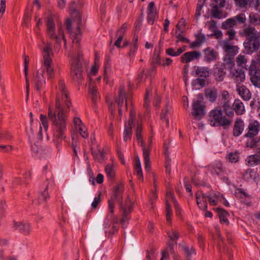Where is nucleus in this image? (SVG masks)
Instances as JSON below:
<instances>
[{
    "instance_id": "f257e3e1",
    "label": "nucleus",
    "mask_w": 260,
    "mask_h": 260,
    "mask_svg": "<svg viewBox=\"0 0 260 260\" xmlns=\"http://www.w3.org/2000/svg\"><path fill=\"white\" fill-rule=\"evenodd\" d=\"M42 45L40 46L42 55V67L43 69L38 70L34 77V82L37 90H40L45 84V78L44 77V70L46 71L48 79H53L55 77V71L53 66L52 58L53 52L52 44L50 42L42 41Z\"/></svg>"
},
{
    "instance_id": "f03ea898",
    "label": "nucleus",
    "mask_w": 260,
    "mask_h": 260,
    "mask_svg": "<svg viewBox=\"0 0 260 260\" xmlns=\"http://www.w3.org/2000/svg\"><path fill=\"white\" fill-rule=\"evenodd\" d=\"M69 109H55L53 105L49 106L48 117L52 122L53 141L57 147L66 138L67 114Z\"/></svg>"
},
{
    "instance_id": "7ed1b4c3",
    "label": "nucleus",
    "mask_w": 260,
    "mask_h": 260,
    "mask_svg": "<svg viewBox=\"0 0 260 260\" xmlns=\"http://www.w3.org/2000/svg\"><path fill=\"white\" fill-rule=\"evenodd\" d=\"M239 35L246 38L243 43L245 49L248 53L256 51L260 47V32L254 27L247 26L239 31Z\"/></svg>"
},
{
    "instance_id": "20e7f679",
    "label": "nucleus",
    "mask_w": 260,
    "mask_h": 260,
    "mask_svg": "<svg viewBox=\"0 0 260 260\" xmlns=\"http://www.w3.org/2000/svg\"><path fill=\"white\" fill-rule=\"evenodd\" d=\"M55 92L56 98L55 105L52 104L54 108L70 109L72 104L69 99L68 92L63 80L60 79L58 81L55 86Z\"/></svg>"
},
{
    "instance_id": "39448f33",
    "label": "nucleus",
    "mask_w": 260,
    "mask_h": 260,
    "mask_svg": "<svg viewBox=\"0 0 260 260\" xmlns=\"http://www.w3.org/2000/svg\"><path fill=\"white\" fill-rule=\"evenodd\" d=\"M46 25L48 37L54 40L56 43L58 44L60 43L61 40H63L64 43V47L66 48L67 42L62 30V26L59 24L56 26L51 15L48 17Z\"/></svg>"
},
{
    "instance_id": "423d86ee",
    "label": "nucleus",
    "mask_w": 260,
    "mask_h": 260,
    "mask_svg": "<svg viewBox=\"0 0 260 260\" xmlns=\"http://www.w3.org/2000/svg\"><path fill=\"white\" fill-rule=\"evenodd\" d=\"M74 15L76 16V19L74 20V24L76 25V28L74 29L71 28V21L69 19L66 21L67 29L70 34V36L73 40V43L78 44L81 38V29L83 26L82 22L81 20V16L78 12H75Z\"/></svg>"
},
{
    "instance_id": "0eeeda50",
    "label": "nucleus",
    "mask_w": 260,
    "mask_h": 260,
    "mask_svg": "<svg viewBox=\"0 0 260 260\" xmlns=\"http://www.w3.org/2000/svg\"><path fill=\"white\" fill-rule=\"evenodd\" d=\"M209 122L212 126L221 125L227 128L231 124L232 121L222 116L221 110L215 109L211 110L209 114Z\"/></svg>"
},
{
    "instance_id": "6e6552de",
    "label": "nucleus",
    "mask_w": 260,
    "mask_h": 260,
    "mask_svg": "<svg viewBox=\"0 0 260 260\" xmlns=\"http://www.w3.org/2000/svg\"><path fill=\"white\" fill-rule=\"evenodd\" d=\"M71 72L73 79L80 83L83 79L81 57L79 53L77 57L71 56Z\"/></svg>"
},
{
    "instance_id": "1a4fd4ad",
    "label": "nucleus",
    "mask_w": 260,
    "mask_h": 260,
    "mask_svg": "<svg viewBox=\"0 0 260 260\" xmlns=\"http://www.w3.org/2000/svg\"><path fill=\"white\" fill-rule=\"evenodd\" d=\"M231 78L237 85H240L245 79L244 72L241 69H233L230 72Z\"/></svg>"
},
{
    "instance_id": "9d476101",
    "label": "nucleus",
    "mask_w": 260,
    "mask_h": 260,
    "mask_svg": "<svg viewBox=\"0 0 260 260\" xmlns=\"http://www.w3.org/2000/svg\"><path fill=\"white\" fill-rule=\"evenodd\" d=\"M116 102L119 108V113L121 114L124 110L127 109V102L125 98V91L123 88H121L116 99Z\"/></svg>"
},
{
    "instance_id": "9b49d317",
    "label": "nucleus",
    "mask_w": 260,
    "mask_h": 260,
    "mask_svg": "<svg viewBox=\"0 0 260 260\" xmlns=\"http://www.w3.org/2000/svg\"><path fill=\"white\" fill-rule=\"evenodd\" d=\"M219 45L228 54L234 56L238 52V47L233 45L227 40H222L219 42Z\"/></svg>"
},
{
    "instance_id": "f8f14e48",
    "label": "nucleus",
    "mask_w": 260,
    "mask_h": 260,
    "mask_svg": "<svg viewBox=\"0 0 260 260\" xmlns=\"http://www.w3.org/2000/svg\"><path fill=\"white\" fill-rule=\"evenodd\" d=\"M236 91L243 100L248 101L251 99L252 93L246 86L242 84L236 85Z\"/></svg>"
},
{
    "instance_id": "ddd939ff",
    "label": "nucleus",
    "mask_w": 260,
    "mask_h": 260,
    "mask_svg": "<svg viewBox=\"0 0 260 260\" xmlns=\"http://www.w3.org/2000/svg\"><path fill=\"white\" fill-rule=\"evenodd\" d=\"M208 201L212 206H215L218 203H222L225 206H229L228 202L225 200L222 194L218 192L215 193L213 195H209Z\"/></svg>"
},
{
    "instance_id": "4468645a",
    "label": "nucleus",
    "mask_w": 260,
    "mask_h": 260,
    "mask_svg": "<svg viewBox=\"0 0 260 260\" xmlns=\"http://www.w3.org/2000/svg\"><path fill=\"white\" fill-rule=\"evenodd\" d=\"M192 107V115L194 116V118L200 119L205 114L203 107L201 105L199 101L194 102Z\"/></svg>"
},
{
    "instance_id": "2eb2a0df",
    "label": "nucleus",
    "mask_w": 260,
    "mask_h": 260,
    "mask_svg": "<svg viewBox=\"0 0 260 260\" xmlns=\"http://www.w3.org/2000/svg\"><path fill=\"white\" fill-rule=\"evenodd\" d=\"M208 196L204 194L201 191H198L196 193L197 204L199 207L202 210H206L207 208V200H208Z\"/></svg>"
},
{
    "instance_id": "dca6fc26",
    "label": "nucleus",
    "mask_w": 260,
    "mask_h": 260,
    "mask_svg": "<svg viewBox=\"0 0 260 260\" xmlns=\"http://www.w3.org/2000/svg\"><path fill=\"white\" fill-rule=\"evenodd\" d=\"M201 56V53L198 51L188 52L185 53L181 57V61L183 62L188 63L195 59H199Z\"/></svg>"
},
{
    "instance_id": "f3484780",
    "label": "nucleus",
    "mask_w": 260,
    "mask_h": 260,
    "mask_svg": "<svg viewBox=\"0 0 260 260\" xmlns=\"http://www.w3.org/2000/svg\"><path fill=\"white\" fill-rule=\"evenodd\" d=\"M236 196L241 200V202L249 207L251 205V196L244 190L238 189L235 192Z\"/></svg>"
},
{
    "instance_id": "a211bd4d",
    "label": "nucleus",
    "mask_w": 260,
    "mask_h": 260,
    "mask_svg": "<svg viewBox=\"0 0 260 260\" xmlns=\"http://www.w3.org/2000/svg\"><path fill=\"white\" fill-rule=\"evenodd\" d=\"M157 15V11L154 2H150L147 8V21L150 24H153Z\"/></svg>"
},
{
    "instance_id": "6ab92c4d",
    "label": "nucleus",
    "mask_w": 260,
    "mask_h": 260,
    "mask_svg": "<svg viewBox=\"0 0 260 260\" xmlns=\"http://www.w3.org/2000/svg\"><path fill=\"white\" fill-rule=\"evenodd\" d=\"M204 54L205 60L208 62L215 61L218 57V53L210 48L204 49Z\"/></svg>"
},
{
    "instance_id": "aec40b11",
    "label": "nucleus",
    "mask_w": 260,
    "mask_h": 260,
    "mask_svg": "<svg viewBox=\"0 0 260 260\" xmlns=\"http://www.w3.org/2000/svg\"><path fill=\"white\" fill-rule=\"evenodd\" d=\"M248 129V131L245 136L252 138L257 135L259 129V123L257 121H254L249 124Z\"/></svg>"
},
{
    "instance_id": "412c9836",
    "label": "nucleus",
    "mask_w": 260,
    "mask_h": 260,
    "mask_svg": "<svg viewBox=\"0 0 260 260\" xmlns=\"http://www.w3.org/2000/svg\"><path fill=\"white\" fill-rule=\"evenodd\" d=\"M250 80L255 87L260 88V72L256 70H250L249 71Z\"/></svg>"
},
{
    "instance_id": "4be33fe9",
    "label": "nucleus",
    "mask_w": 260,
    "mask_h": 260,
    "mask_svg": "<svg viewBox=\"0 0 260 260\" xmlns=\"http://www.w3.org/2000/svg\"><path fill=\"white\" fill-rule=\"evenodd\" d=\"M168 236L172 242L168 243V246L170 248L171 251L173 250V245L176 244L177 240L179 238L180 234L178 232L175 230H171L168 233Z\"/></svg>"
},
{
    "instance_id": "5701e85b",
    "label": "nucleus",
    "mask_w": 260,
    "mask_h": 260,
    "mask_svg": "<svg viewBox=\"0 0 260 260\" xmlns=\"http://www.w3.org/2000/svg\"><path fill=\"white\" fill-rule=\"evenodd\" d=\"M134 121L133 126L135 129L136 136L138 141L141 143V145H143V142L142 139L141 132H142V123L139 121L135 122L133 119L132 114L131 113V121Z\"/></svg>"
},
{
    "instance_id": "b1692460",
    "label": "nucleus",
    "mask_w": 260,
    "mask_h": 260,
    "mask_svg": "<svg viewBox=\"0 0 260 260\" xmlns=\"http://www.w3.org/2000/svg\"><path fill=\"white\" fill-rule=\"evenodd\" d=\"M225 74L226 73L223 68L218 67L217 65L215 66L213 71V75L216 81L218 82L222 81L225 77Z\"/></svg>"
},
{
    "instance_id": "393cba45",
    "label": "nucleus",
    "mask_w": 260,
    "mask_h": 260,
    "mask_svg": "<svg viewBox=\"0 0 260 260\" xmlns=\"http://www.w3.org/2000/svg\"><path fill=\"white\" fill-rule=\"evenodd\" d=\"M45 188L43 191H42L38 198V204H41L47 201V199L50 198L49 193L48 192V189L49 187V183L48 181H46L44 183Z\"/></svg>"
},
{
    "instance_id": "a878e982",
    "label": "nucleus",
    "mask_w": 260,
    "mask_h": 260,
    "mask_svg": "<svg viewBox=\"0 0 260 260\" xmlns=\"http://www.w3.org/2000/svg\"><path fill=\"white\" fill-rule=\"evenodd\" d=\"M233 109L236 113L238 115H241L245 112L244 105L239 99H236L233 104Z\"/></svg>"
},
{
    "instance_id": "bb28decb",
    "label": "nucleus",
    "mask_w": 260,
    "mask_h": 260,
    "mask_svg": "<svg viewBox=\"0 0 260 260\" xmlns=\"http://www.w3.org/2000/svg\"><path fill=\"white\" fill-rule=\"evenodd\" d=\"M134 168L137 176L139 177V179L140 180L143 181V176L141 168V161L140 158L138 156H135L134 158Z\"/></svg>"
},
{
    "instance_id": "cd10ccee",
    "label": "nucleus",
    "mask_w": 260,
    "mask_h": 260,
    "mask_svg": "<svg viewBox=\"0 0 260 260\" xmlns=\"http://www.w3.org/2000/svg\"><path fill=\"white\" fill-rule=\"evenodd\" d=\"M244 128V124L243 121L240 119H237L234 125L233 135L236 137L240 136L242 134Z\"/></svg>"
},
{
    "instance_id": "c85d7f7f",
    "label": "nucleus",
    "mask_w": 260,
    "mask_h": 260,
    "mask_svg": "<svg viewBox=\"0 0 260 260\" xmlns=\"http://www.w3.org/2000/svg\"><path fill=\"white\" fill-rule=\"evenodd\" d=\"M196 74L200 77H208L210 74V70L208 68L198 67L196 70Z\"/></svg>"
},
{
    "instance_id": "c756f323",
    "label": "nucleus",
    "mask_w": 260,
    "mask_h": 260,
    "mask_svg": "<svg viewBox=\"0 0 260 260\" xmlns=\"http://www.w3.org/2000/svg\"><path fill=\"white\" fill-rule=\"evenodd\" d=\"M216 210L218 213V216L220 222L228 225L229 223L227 218V216L229 215L228 213L223 209L219 208H217Z\"/></svg>"
},
{
    "instance_id": "7c9ffc66",
    "label": "nucleus",
    "mask_w": 260,
    "mask_h": 260,
    "mask_svg": "<svg viewBox=\"0 0 260 260\" xmlns=\"http://www.w3.org/2000/svg\"><path fill=\"white\" fill-rule=\"evenodd\" d=\"M246 164L249 166L257 165L260 164V158L256 155H250L246 158Z\"/></svg>"
},
{
    "instance_id": "2f4dec72",
    "label": "nucleus",
    "mask_w": 260,
    "mask_h": 260,
    "mask_svg": "<svg viewBox=\"0 0 260 260\" xmlns=\"http://www.w3.org/2000/svg\"><path fill=\"white\" fill-rule=\"evenodd\" d=\"M32 152L35 157H42L45 152L42 147H40L36 144H34L31 147Z\"/></svg>"
},
{
    "instance_id": "473e14b6",
    "label": "nucleus",
    "mask_w": 260,
    "mask_h": 260,
    "mask_svg": "<svg viewBox=\"0 0 260 260\" xmlns=\"http://www.w3.org/2000/svg\"><path fill=\"white\" fill-rule=\"evenodd\" d=\"M105 172L108 177L112 179L114 178L115 175V169L113 164H109L105 167Z\"/></svg>"
},
{
    "instance_id": "72a5a7b5",
    "label": "nucleus",
    "mask_w": 260,
    "mask_h": 260,
    "mask_svg": "<svg viewBox=\"0 0 260 260\" xmlns=\"http://www.w3.org/2000/svg\"><path fill=\"white\" fill-rule=\"evenodd\" d=\"M205 94L210 101L214 102L217 98V92L215 89L209 88L206 90Z\"/></svg>"
},
{
    "instance_id": "f704fd0d",
    "label": "nucleus",
    "mask_w": 260,
    "mask_h": 260,
    "mask_svg": "<svg viewBox=\"0 0 260 260\" xmlns=\"http://www.w3.org/2000/svg\"><path fill=\"white\" fill-rule=\"evenodd\" d=\"M236 25L234 17L226 19L222 23L221 28L224 29H233V27Z\"/></svg>"
},
{
    "instance_id": "c9c22d12",
    "label": "nucleus",
    "mask_w": 260,
    "mask_h": 260,
    "mask_svg": "<svg viewBox=\"0 0 260 260\" xmlns=\"http://www.w3.org/2000/svg\"><path fill=\"white\" fill-rule=\"evenodd\" d=\"M224 66L230 70H233V67L235 66V62L233 57H231L229 55L226 54L224 59Z\"/></svg>"
},
{
    "instance_id": "e433bc0d",
    "label": "nucleus",
    "mask_w": 260,
    "mask_h": 260,
    "mask_svg": "<svg viewBox=\"0 0 260 260\" xmlns=\"http://www.w3.org/2000/svg\"><path fill=\"white\" fill-rule=\"evenodd\" d=\"M249 20L250 23L260 25V15L251 12L249 15Z\"/></svg>"
},
{
    "instance_id": "4c0bfd02",
    "label": "nucleus",
    "mask_w": 260,
    "mask_h": 260,
    "mask_svg": "<svg viewBox=\"0 0 260 260\" xmlns=\"http://www.w3.org/2000/svg\"><path fill=\"white\" fill-rule=\"evenodd\" d=\"M143 156L145 160V168L146 170H149L150 167L149 159V151L145 147H143Z\"/></svg>"
},
{
    "instance_id": "58836bf2",
    "label": "nucleus",
    "mask_w": 260,
    "mask_h": 260,
    "mask_svg": "<svg viewBox=\"0 0 260 260\" xmlns=\"http://www.w3.org/2000/svg\"><path fill=\"white\" fill-rule=\"evenodd\" d=\"M247 59L245 56L243 55H239L236 58V62L239 67L245 68Z\"/></svg>"
},
{
    "instance_id": "ea45409f",
    "label": "nucleus",
    "mask_w": 260,
    "mask_h": 260,
    "mask_svg": "<svg viewBox=\"0 0 260 260\" xmlns=\"http://www.w3.org/2000/svg\"><path fill=\"white\" fill-rule=\"evenodd\" d=\"M205 2L206 0H199L198 1L195 14V17L197 19H198V18L200 16L201 14V10L203 7L204 6Z\"/></svg>"
},
{
    "instance_id": "a19ab883",
    "label": "nucleus",
    "mask_w": 260,
    "mask_h": 260,
    "mask_svg": "<svg viewBox=\"0 0 260 260\" xmlns=\"http://www.w3.org/2000/svg\"><path fill=\"white\" fill-rule=\"evenodd\" d=\"M89 93L92 96V100L95 101L98 98L97 88L91 83L89 85Z\"/></svg>"
},
{
    "instance_id": "79ce46f5",
    "label": "nucleus",
    "mask_w": 260,
    "mask_h": 260,
    "mask_svg": "<svg viewBox=\"0 0 260 260\" xmlns=\"http://www.w3.org/2000/svg\"><path fill=\"white\" fill-rule=\"evenodd\" d=\"M218 7H217V6H214L211 10L212 16L218 19L224 17L225 16H223L221 12L219 10Z\"/></svg>"
},
{
    "instance_id": "37998d69",
    "label": "nucleus",
    "mask_w": 260,
    "mask_h": 260,
    "mask_svg": "<svg viewBox=\"0 0 260 260\" xmlns=\"http://www.w3.org/2000/svg\"><path fill=\"white\" fill-rule=\"evenodd\" d=\"M192 85L195 88L199 89L205 85V80L198 78L192 81Z\"/></svg>"
},
{
    "instance_id": "c03bdc74",
    "label": "nucleus",
    "mask_w": 260,
    "mask_h": 260,
    "mask_svg": "<svg viewBox=\"0 0 260 260\" xmlns=\"http://www.w3.org/2000/svg\"><path fill=\"white\" fill-rule=\"evenodd\" d=\"M28 63V61L27 60V58H26V57L25 59H24V73H25V79H26V93H27V96H28V94H29V83H28V78H27Z\"/></svg>"
},
{
    "instance_id": "a18cd8bd",
    "label": "nucleus",
    "mask_w": 260,
    "mask_h": 260,
    "mask_svg": "<svg viewBox=\"0 0 260 260\" xmlns=\"http://www.w3.org/2000/svg\"><path fill=\"white\" fill-rule=\"evenodd\" d=\"M223 108L225 113L227 115L232 116L234 114V113L231 108L229 100L223 101Z\"/></svg>"
},
{
    "instance_id": "49530a36",
    "label": "nucleus",
    "mask_w": 260,
    "mask_h": 260,
    "mask_svg": "<svg viewBox=\"0 0 260 260\" xmlns=\"http://www.w3.org/2000/svg\"><path fill=\"white\" fill-rule=\"evenodd\" d=\"M205 25L207 26L209 30L212 32L217 29V23L215 20H212L207 21Z\"/></svg>"
},
{
    "instance_id": "de8ad7c7",
    "label": "nucleus",
    "mask_w": 260,
    "mask_h": 260,
    "mask_svg": "<svg viewBox=\"0 0 260 260\" xmlns=\"http://www.w3.org/2000/svg\"><path fill=\"white\" fill-rule=\"evenodd\" d=\"M125 31V28L123 26L121 28H120L118 32V34L119 35L118 39L114 43L115 46L119 48L120 47V43L122 40V35Z\"/></svg>"
},
{
    "instance_id": "09e8293b",
    "label": "nucleus",
    "mask_w": 260,
    "mask_h": 260,
    "mask_svg": "<svg viewBox=\"0 0 260 260\" xmlns=\"http://www.w3.org/2000/svg\"><path fill=\"white\" fill-rule=\"evenodd\" d=\"M130 138V120H128L125 125L123 140L126 141Z\"/></svg>"
},
{
    "instance_id": "8fccbe9b",
    "label": "nucleus",
    "mask_w": 260,
    "mask_h": 260,
    "mask_svg": "<svg viewBox=\"0 0 260 260\" xmlns=\"http://www.w3.org/2000/svg\"><path fill=\"white\" fill-rule=\"evenodd\" d=\"M185 26V20L183 18L181 19V20L179 21L178 23L176 25V34H177L178 32L180 33L183 32V29Z\"/></svg>"
},
{
    "instance_id": "3c124183",
    "label": "nucleus",
    "mask_w": 260,
    "mask_h": 260,
    "mask_svg": "<svg viewBox=\"0 0 260 260\" xmlns=\"http://www.w3.org/2000/svg\"><path fill=\"white\" fill-rule=\"evenodd\" d=\"M184 250L187 255L186 260H190V257L192 255H195L196 254L194 249L192 247L189 248L188 247H184Z\"/></svg>"
},
{
    "instance_id": "603ef678",
    "label": "nucleus",
    "mask_w": 260,
    "mask_h": 260,
    "mask_svg": "<svg viewBox=\"0 0 260 260\" xmlns=\"http://www.w3.org/2000/svg\"><path fill=\"white\" fill-rule=\"evenodd\" d=\"M234 19L235 20L236 24L237 22L240 23H244L246 21V17L245 15L243 13H241L237 16L234 17Z\"/></svg>"
},
{
    "instance_id": "864d4df0",
    "label": "nucleus",
    "mask_w": 260,
    "mask_h": 260,
    "mask_svg": "<svg viewBox=\"0 0 260 260\" xmlns=\"http://www.w3.org/2000/svg\"><path fill=\"white\" fill-rule=\"evenodd\" d=\"M40 120L45 131H46L48 128V121L47 117L43 114H41Z\"/></svg>"
},
{
    "instance_id": "5fc2aeb1",
    "label": "nucleus",
    "mask_w": 260,
    "mask_h": 260,
    "mask_svg": "<svg viewBox=\"0 0 260 260\" xmlns=\"http://www.w3.org/2000/svg\"><path fill=\"white\" fill-rule=\"evenodd\" d=\"M239 156L236 153H230L228 156V159L232 163L238 162L239 161Z\"/></svg>"
},
{
    "instance_id": "6e6d98bb",
    "label": "nucleus",
    "mask_w": 260,
    "mask_h": 260,
    "mask_svg": "<svg viewBox=\"0 0 260 260\" xmlns=\"http://www.w3.org/2000/svg\"><path fill=\"white\" fill-rule=\"evenodd\" d=\"M20 231L25 234H28L30 231V224L28 223L22 222Z\"/></svg>"
},
{
    "instance_id": "4d7b16f0",
    "label": "nucleus",
    "mask_w": 260,
    "mask_h": 260,
    "mask_svg": "<svg viewBox=\"0 0 260 260\" xmlns=\"http://www.w3.org/2000/svg\"><path fill=\"white\" fill-rule=\"evenodd\" d=\"M168 202V204H170V202H173L174 204V205H176V200L173 194V193L170 192L168 191L167 192L166 194V204Z\"/></svg>"
},
{
    "instance_id": "13d9d810",
    "label": "nucleus",
    "mask_w": 260,
    "mask_h": 260,
    "mask_svg": "<svg viewBox=\"0 0 260 260\" xmlns=\"http://www.w3.org/2000/svg\"><path fill=\"white\" fill-rule=\"evenodd\" d=\"M259 0H246L245 7L248 6L249 7L257 8L259 6Z\"/></svg>"
},
{
    "instance_id": "bf43d9fd",
    "label": "nucleus",
    "mask_w": 260,
    "mask_h": 260,
    "mask_svg": "<svg viewBox=\"0 0 260 260\" xmlns=\"http://www.w3.org/2000/svg\"><path fill=\"white\" fill-rule=\"evenodd\" d=\"M166 212L167 220L170 222L171 219L172 210L170 204H168V202L166 204Z\"/></svg>"
},
{
    "instance_id": "052dcab7",
    "label": "nucleus",
    "mask_w": 260,
    "mask_h": 260,
    "mask_svg": "<svg viewBox=\"0 0 260 260\" xmlns=\"http://www.w3.org/2000/svg\"><path fill=\"white\" fill-rule=\"evenodd\" d=\"M12 138V136L7 132L0 133V140L7 141Z\"/></svg>"
},
{
    "instance_id": "680f3d73",
    "label": "nucleus",
    "mask_w": 260,
    "mask_h": 260,
    "mask_svg": "<svg viewBox=\"0 0 260 260\" xmlns=\"http://www.w3.org/2000/svg\"><path fill=\"white\" fill-rule=\"evenodd\" d=\"M74 125L76 129L80 128V127L84 126L81 120L78 117H75L73 120Z\"/></svg>"
},
{
    "instance_id": "e2e57ef3",
    "label": "nucleus",
    "mask_w": 260,
    "mask_h": 260,
    "mask_svg": "<svg viewBox=\"0 0 260 260\" xmlns=\"http://www.w3.org/2000/svg\"><path fill=\"white\" fill-rule=\"evenodd\" d=\"M169 111L170 109L168 107H166L164 110L162 111L161 114V119H165L167 124H169V119L167 117V115L169 112Z\"/></svg>"
},
{
    "instance_id": "0e129e2a",
    "label": "nucleus",
    "mask_w": 260,
    "mask_h": 260,
    "mask_svg": "<svg viewBox=\"0 0 260 260\" xmlns=\"http://www.w3.org/2000/svg\"><path fill=\"white\" fill-rule=\"evenodd\" d=\"M81 135V136L83 138H86L88 137V133L87 132V129L85 126L84 125L82 127H80V128L78 129Z\"/></svg>"
},
{
    "instance_id": "69168bd1",
    "label": "nucleus",
    "mask_w": 260,
    "mask_h": 260,
    "mask_svg": "<svg viewBox=\"0 0 260 260\" xmlns=\"http://www.w3.org/2000/svg\"><path fill=\"white\" fill-rule=\"evenodd\" d=\"M182 33H180V32H178L176 35V37L177 38V42H179V41H181V42H185V43H189V41L188 39L184 37L182 35Z\"/></svg>"
},
{
    "instance_id": "338daca9",
    "label": "nucleus",
    "mask_w": 260,
    "mask_h": 260,
    "mask_svg": "<svg viewBox=\"0 0 260 260\" xmlns=\"http://www.w3.org/2000/svg\"><path fill=\"white\" fill-rule=\"evenodd\" d=\"M160 58L158 54H156L154 55L152 60L153 65V70L155 68V64H160Z\"/></svg>"
},
{
    "instance_id": "774afa93",
    "label": "nucleus",
    "mask_w": 260,
    "mask_h": 260,
    "mask_svg": "<svg viewBox=\"0 0 260 260\" xmlns=\"http://www.w3.org/2000/svg\"><path fill=\"white\" fill-rule=\"evenodd\" d=\"M226 35L229 36V39L232 40L235 38L236 32L234 29H227Z\"/></svg>"
}]
</instances>
